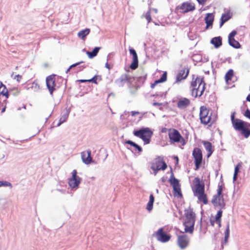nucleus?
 I'll return each instance as SVG.
<instances>
[{
    "label": "nucleus",
    "mask_w": 250,
    "mask_h": 250,
    "mask_svg": "<svg viewBox=\"0 0 250 250\" xmlns=\"http://www.w3.org/2000/svg\"><path fill=\"white\" fill-rule=\"evenodd\" d=\"M235 112L231 113V122L233 128L236 131H241L243 136L248 138L250 136V124L239 119L235 118Z\"/></svg>",
    "instance_id": "1"
},
{
    "label": "nucleus",
    "mask_w": 250,
    "mask_h": 250,
    "mask_svg": "<svg viewBox=\"0 0 250 250\" xmlns=\"http://www.w3.org/2000/svg\"><path fill=\"white\" fill-rule=\"evenodd\" d=\"M206 83L204 82V78L197 77L191 83V91L192 96L196 98L201 97L205 91Z\"/></svg>",
    "instance_id": "2"
},
{
    "label": "nucleus",
    "mask_w": 250,
    "mask_h": 250,
    "mask_svg": "<svg viewBox=\"0 0 250 250\" xmlns=\"http://www.w3.org/2000/svg\"><path fill=\"white\" fill-rule=\"evenodd\" d=\"M133 134L135 136L141 139L144 144L146 145L150 143L153 132L149 127H142L139 130H134Z\"/></svg>",
    "instance_id": "3"
},
{
    "label": "nucleus",
    "mask_w": 250,
    "mask_h": 250,
    "mask_svg": "<svg viewBox=\"0 0 250 250\" xmlns=\"http://www.w3.org/2000/svg\"><path fill=\"white\" fill-rule=\"evenodd\" d=\"M222 191L223 187L222 185L219 184L218 186L217 193L216 194L213 195L211 200V203L213 206L215 207L219 208L220 209L224 208L226 205Z\"/></svg>",
    "instance_id": "4"
},
{
    "label": "nucleus",
    "mask_w": 250,
    "mask_h": 250,
    "mask_svg": "<svg viewBox=\"0 0 250 250\" xmlns=\"http://www.w3.org/2000/svg\"><path fill=\"white\" fill-rule=\"evenodd\" d=\"M209 111L205 106H202L200 107V119L202 124L210 126L215 122V119L212 118L210 116H208Z\"/></svg>",
    "instance_id": "5"
},
{
    "label": "nucleus",
    "mask_w": 250,
    "mask_h": 250,
    "mask_svg": "<svg viewBox=\"0 0 250 250\" xmlns=\"http://www.w3.org/2000/svg\"><path fill=\"white\" fill-rule=\"evenodd\" d=\"M168 137L170 144L179 143L184 146L186 144L184 138L182 136L179 132L175 129H172L170 130L168 133Z\"/></svg>",
    "instance_id": "6"
},
{
    "label": "nucleus",
    "mask_w": 250,
    "mask_h": 250,
    "mask_svg": "<svg viewBox=\"0 0 250 250\" xmlns=\"http://www.w3.org/2000/svg\"><path fill=\"white\" fill-rule=\"evenodd\" d=\"M77 174L76 170H73L72 172V177L68 180V185L73 190L78 189L82 181V178L78 176Z\"/></svg>",
    "instance_id": "7"
},
{
    "label": "nucleus",
    "mask_w": 250,
    "mask_h": 250,
    "mask_svg": "<svg viewBox=\"0 0 250 250\" xmlns=\"http://www.w3.org/2000/svg\"><path fill=\"white\" fill-rule=\"evenodd\" d=\"M192 155L194 158L195 169L197 170L202 162L203 156L201 150L197 147L195 148L193 150Z\"/></svg>",
    "instance_id": "8"
},
{
    "label": "nucleus",
    "mask_w": 250,
    "mask_h": 250,
    "mask_svg": "<svg viewBox=\"0 0 250 250\" xmlns=\"http://www.w3.org/2000/svg\"><path fill=\"white\" fill-rule=\"evenodd\" d=\"M167 167L166 163L160 157L156 158L151 164L152 170H165Z\"/></svg>",
    "instance_id": "9"
},
{
    "label": "nucleus",
    "mask_w": 250,
    "mask_h": 250,
    "mask_svg": "<svg viewBox=\"0 0 250 250\" xmlns=\"http://www.w3.org/2000/svg\"><path fill=\"white\" fill-rule=\"evenodd\" d=\"M153 235L158 241L162 242H167L170 238V236L164 232L163 228L159 229Z\"/></svg>",
    "instance_id": "10"
},
{
    "label": "nucleus",
    "mask_w": 250,
    "mask_h": 250,
    "mask_svg": "<svg viewBox=\"0 0 250 250\" xmlns=\"http://www.w3.org/2000/svg\"><path fill=\"white\" fill-rule=\"evenodd\" d=\"M46 83L50 94L52 95L53 91L55 90V75H51L47 77Z\"/></svg>",
    "instance_id": "11"
},
{
    "label": "nucleus",
    "mask_w": 250,
    "mask_h": 250,
    "mask_svg": "<svg viewBox=\"0 0 250 250\" xmlns=\"http://www.w3.org/2000/svg\"><path fill=\"white\" fill-rule=\"evenodd\" d=\"M196 183L194 185V189H193L194 196H197L205 192V186L204 184H201L200 182V179L198 178H196Z\"/></svg>",
    "instance_id": "12"
},
{
    "label": "nucleus",
    "mask_w": 250,
    "mask_h": 250,
    "mask_svg": "<svg viewBox=\"0 0 250 250\" xmlns=\"http://www.w3.org/2000/svg\"><path fill=\"white\" fill-rule=\"evenodd\" d=\"M188 67H184L180 69L176 76V83H178L182 80L185 79L189 74Z\"/></svg>",
    "instance_id": "13"
},
{
    "label": "nucleus",
    "mask_w": 250,
    "mask_h": 250,
    "mask_svg": "<svg viewBox=\"0 0 250 250\" xmlns=\"http://www.w3.org/2000/svg\"><path fill=\"white\" fill-rule=\"evenodd\" d=\"M185 214L186 218V221L187 222L195 223V213L193 211V209L189 207L188 208L186 209L185 210Z\"/></svg>",
    "instance_id": "14"
},
{
    "label": "nucleus",
    "mask_w": 250,
    "mask_h": 250,
    "mask_svg": "<svg viewBox=\"0 0 250 250\" xmlns=\"http://www.w3.org/2000/svg\"><path fill=\"white\" fill-rule=\"evenodd\" d=\"M188 239L186 235H180L178 236L177 243L181 249H185L188 246Z\"/></svg>",
    "instance_id": "15"
},
{
    "label": "nucleus",
    "mask_w": 250,
    "mask_h": 250,
    "mask_svg": "<svg viewBox=\"0 0 250 250\" xmlns=\"http://www.w3.org/2000/svg\"><path fill=\"white\" fill-rule=\"evenodd\" d=\"M178 8L181 9L182 12L184 13L192 11L195 8L194 4L188 2L183 3L181 5L178 6Z\"/></svg>",
    "instance_id": "16"
},
{
    "label": "nucleus",
    "mask_w": 250,
    "mask_h": 250,
    "mask_svg": "<svg viewBox=\"0 0 250 250\" xmlns=\"http://www.w3.org/2000/svg\"><path fill=\"white\" fill-rule=\"evenodd\" d=\"M91 150H87L85 152L81 153V157L83 162L85 164H89L92 162V158L91 156Z\"/></svg>",
    "instance_id": "17"
},
{
    "label": "nucleus",
    "mask_w": 250,
    "mask_h": 250,
    "mask_svg": "<svg viewBox=\"0 0 250 250\" xmlns=\"http://www.w3.org/2000/svg\"><path fill=\"white\" fill-rule=\"evenodd\" d=\"M70 112V109L67 108H66L62 112L59 120V122L57 125V127L60 126L62 123L65 122L67 121Z\"/></svg>",
    "instance_id": "18"
},
{
    "label": "nucleus",
    "mask_w": 250,
    "mask_h": 250,
    "mask_svg": "<svg viewBox=\"0 0 250 250\" xmlns=\"http://www.w3.org/2000/svg\"><path fill=\"white\" fill-rule=\"evenodd\" d=\"M125 82H132V77L126 74L122 75L119 79L116 80V83L121 85H123Z\"/></svg>",
    "instance_id": "19"
},
{
    "label": "nucleus",
    "mask_w": 250,
    "mask_h": 250,
    "mask_svg": "<svg viewBox=\"0 0 250 250\" xmlns=\"http://www.w3.org/2000/svg\"><path fill=\"white\" fill-rule=\"evenodd\" d=\"M190 104V101L186 98H182L177 102V107L180 109H185Z\"/></svg>",
    "instance_id": "20"
},
{
    "label": "nucleus",
    "mask_w": 250,
    "mask_h": 250,
    "mask_svg": "<svg viewBox=\"0 0 250 250\" xmlns=\"http://www.w3.org/2000/svg\"><path fill=\"white\" fill-rule=\"evenodd\" d=\"M202 143L206 150L208 151L207 157L208 158L211 156L214 151L212 145L209 142L206 141H203Z\"/></svg>",
    "instance_id": "21"
},
{
    "label": "nucleus",
    "mask_w": 250,
    "mask_h": 250,
    "mask_svg": "<svg viewBox=\"0 0 250 250\" xmlns=\"http://www.w3.org/2000/svg\"><path fill=\"white\" fill-rule=\"evenodd\" d=\"M205 22L206 23V29L209 26H212L214 21V15L212 13L207 14L205 18Z\"/></svg>",
    "instance_id": "22"
},
{
    "label": "nucleus",
    "mask_w": 250,
    "mask_h": 250,
    "mask_svg": "<svg viewBox=\"0 0 250 250\" xmlns=\"http://www.w3.org/2000/svg\"><path fill=\"white\" fill-rule=\"evenodd\" d=\"M195 223L193 222H187L185 221L184 226L185 227V231L189 233H192L194 230Z\"/></svg>",
    "instance_id": "23"
},
{
    "label": "nucleus",
    "mask_w": 250,
    "mask_h": 250,
    "mask_svg": "<svg viewBox=\"0 0 250 250\" xmlns=\"http://www.w3.org/2000/svg\"><path fill=\"white\" fill-rule=\"evenodd\" d=\"M210 43L213 44L216 48H218L222 45V38L220 36L213 38L210 41Z\"/></svg>",
    "instance_id": "24"
},
{
    "label": "nucleus",
    "mask_w": 250,
    "mask_h": 250,
    "mask_svg": "<svg viewBox=\"0 0 250 250\" xmlns=\"http://www.w3.org/2000/svg\"><path fill=\"white\" fill-rule=\"evenodd\" d=\"M167 73L165 72L159 79L156 80L153 83H151V88H154L158 83L165 82L167 80Z\"/></svg>",
    "instance_id": "25"
},
{
    "label": "nucleus",
    "mask_w": 250,
    "mask_h": 250,
    "mask_svg": "<svg viewBox=\"0 0 250 250\" xmlns=\"http://www.w3.org/2000/svg\"><path fill=\"white\" fill-rule=\"evenodd\" d=\"M90 31V30L89 28H86L81 30L78 32V36L81 39L84 41L85 40L86 36L89 34Z\"/></svg>",
    "instance_id": "26"
},
{
    "label": "nucleus",
    "mask_w": 250,
    "mask_h": 250,
    "mask_svg": "<svg viewBox=\"0 0 250 250\" xmlns=\"http://www.w3.org/2000/svg\"><path fill=\"white\" fill-rule=\"evenodd\" d=\"M168 182L170 183V185L172 186L173 188L180 186L179 181L174 177V175L172 171Z\"/></svg>",
    "instance_id": "27"
},
{
    "label": "nucleus",
    "mask_w": 250,
    "mask_h": 250,
    "mask_svg": "<svg viewBox=\"0 0 250 250\" xmlns=\"http://www.w3.org/2000/svg\"><path fill=\"white\" fill-rule=\"evenodd\" d=\"M138 66V58L137 54L132 56V62L130 65V68L132 70L136 69Z\"/></svg>",
    "instance_id": "28"
},
{
    "label": "nucleus",
    "mask_w": 250,
    "mask_h": 250,
    "mask_svg": "<svg viewBox=\"0 0 250 250\" xmlns=\"http://www.w3.org/2000/svg\"><path fill=\"white\" fill-rule=\"evenodd\" d=\"M5 96L6 98H8V92L6 87V86L4 85L0 81V95Z\"/></svg>",
    "instance_id": "29"
},
{
    "label": "nucleus",
    "mask_w": 250,
    "mask_h": 250,
    "mask_svg": "<svg viewBox=\"0 0 250 250\" xmlns=\"http://www.w3.org/2000/svg\"><path fill=\"white\" fill-rule=\"evenodd\" d=\"M230 18V16L229 13L223 14L220 19V27H221L225 22L229 20Z\"/></svg>",
    "instance_id": "30"
},
{
    "label": "nucleus",
    "mask_w": 250,
    "mask_h": 250,
    "mask_svg": "<svg viewBox=\"0 0 250 250\" xmlns=\"http://www.w3.org/2000/svg\"><path fill=\"white\" fill-rule=\"evenodd\" d=\"M100 49V47H95L92 52L87 51L86 54L88 55L89 58L92 59L97 56Z\"/></svg>",
    "instance_id": "31"
},
{
    "label": "nucleus",
    "mask_w": 250,
    "mask_h": 250,
    "mask_svg": "<svg viewBox=\"0 0 250 250\" xmlns=\"http://www.w3.org/2000/svg\"><path fill=\"white\" fill-rule=\"evenodd\" d=\"M196 196L198 197V200L200 202H202L205 205L208 203L207 197L205 192L198 194Z\"/></svg>",
    "instance_id": "32"
},
{
    "label": "nucleus",
    "mask_w": 250,
    "mask_h": 250,
    "mask_svg": "<svg viewBox=\"0 0 250 250\" xmlns=\"http://www.w3.org/2000/svg\"><path fill=\"white\" fill-rule=\"evenodd\" d=\"M154 201V197L152 194L149 196V200L147 204L146 209L149 211H151L153 208V205Z\"/></svg>",
    "instance_id": "33"
},
{
    "label": "nucleus",
    "mask_w": 250,
    "mask_h": 250,
    "mask_svg": "<svg viewBox=\"0 0 250 250\" xmlns=\"http://www.w3.org/2000/svg\"><path fill=\"white\" fill-rule=\"evenodd\" d=\"M229 236V223H227V228L226 230L225 231V237L224 242L222 243V245L223 246V244H227L228 243V239Z\"/></svg>",
    "instance_id": "34"
},
{
    "label": "nucleus",
    "mask_w": 250,
    "mask_h": 250,
    "mask_svg": "<svg viewBox=\"0 0 250 250\" xmlns=\"http://www.w3.org/2000/svg\"><path fill=\"white\" fill-rule=\"evenodd\" d=\"M229 43L231 46L235 48H239L241 46L239 42L234 39L229 40Z\"/></svg>",
    "instance_id": "35"
},
{
    "label": "nucleus",
    "mask_w": 250,
    "mask_h": 250,
    "mask_svg": "<svg viewBox=\"0 0 250 250\" xmlns=\"http://www.w3.org/2000/svg\"><path fill=\"white\" fill-rule=\"evenodd\" d=\"M241 167V165L240 163L238 164L235 167L234 172V174H233V182H234L237 179L238 173L239 172V169Z\"/></svg>",
    "instance_id": "36"
},
{
    "label": "nucleus",
    "mask_w": 250,
    "mask_h": 250,
    "mask_svg": "<svg viewBox=\"0 0 250 250\" xmlns=\"http://www.w3.org/2000/svg\"><path fill=\"white\" fill-rule=\"evenodd\" d=\"M233 76V71L232 69H229L225 75V80L227 83H229V81L231 80L232 76Z\"/></svg>",
    "instance_id": "37"
},
{
    "label": "nucleus",
    "mask_w": 250,
    "mask_h": 250,
    "mask_svg": "<svg viewBox=\"0 0 250 250\" xmlns=\"http://www.w3.org/2000/svg\"><path fill=\"white\" fill-rule=\"evenodd\" d=\"M146 75H145V76H140V77H136V78L132 77V81H136L137 82H138L140 83H144V82L146 80Z\"/></svg>",
    "instance_id": "38"
},
{
    "label": "nucleus",
    "mask_w": 250,
    "mask_h": 250,
    "mask_svg": "<svg viewBox=\"0 0 250 250\" xmlns=\"http://www.w3.org/2000/svg\"><path fill=\"white\" fill-rule=\"evenodd\" d=\"M9 187L12 188V185L10 182L6 181H0V187Z\"/></svg>",
    "instance_id": "39"
},
{
    "label": "nucleus",
    "mask_w": 250,
    "mask_h": 250,
    "mask_svg": "<svg viewBox=\"0 0 250 250\" xmlns=\"http://www.w3.org/2000/svg\"><path fill=\"white\" fill-rule=\"evenodd\" d=\"M222 216V211L221 209H220V210L217 212V214L215 216V221L216 222H219L220 220H221V218Z\"/></svg>",
    "instance_id": "40"
},
{
    "label": "nucleus",
    "mask_w": 250,
    "mask_h": 250,
    "mask_svg": "<svg viewBox=\"0 0 250 250\" xmlns=\"http://www.w3.org/2000/svg\"><path fill=\"white\" fill-rule=\"evenodd\" d=\"M173 188V191H174L175 193H177V194L178 195H179L180 197L182 196V193L181 191V188H180V186H178V187H174V188Z\"/></svg>",
    "instance_id": "41"
},
{
    "label": "nucleus",
    "mask_w": 250,
    "mask_h": 250,
    "mask_svg": "<svg viewBox=\"0 0 250 250\" xmlns=\"http://www.w3.org/2000/svg\"><path fill=\"white\" fill-rule=\"evenodd\" d=\"M14 76V72H13L11 74V77L12 78H13L14 79H16L17 81L18 82H20L21 80V79L22 78V76L20 75H16L14 77L13 76Z\"/></svg>",
    "instance_id": "42"
},
{
    "label": "nucleus",
    "mask_w": 250,
    "mask_h": 250,
    "mask_svg": "<svg viewBox=\"0 0 250 250\" xmlns=\"http://www.w3.org/2000/svg\"><path fill=\"white\" fill-rule=\"evenodd\" d=\"M32 88L35 91H37L40 89V85L37 83L34 82L32 83Z\"/></svg>",
    "instance_id": "43"
},
{
    "label": "nucleus",
    "mask_w": 250,
    "mask_h": 250,
    "mask_svg": "<svg viewBox=\"0 0 250 250\" xmlns=\"http://www.w3.org/2000/svg\"><path fill=\"white\" fill-rule=\"evenodd\" d=\"M237 32L235 30H233L229 35V40L234 39V37L236 35Z\"/></svg>",
    "instance_id": "44"
},
{
    "label": "nucleus",
    "mask_w": 250,
    "mask_h": 250,
    "mask_svg": "<svg viewBox=\"0 0 250 250\" xmlns=\"http://www.w3.org/2000/svg\"><path fill=\"white\" fill-rule=\"evenodd\" d=\"M146 19L148 21V23L150 22L151 20V15H150V11H148L146 14L145 16Z\"/></svg>",
    "instance_id": "45"
},
{
    "label": "nucleus",
    "mask_w": 250,
    "mask_h": 250,
    "mask_svg": "<svg viewBox=\"0 0 250 250\" xmlns=\"http://www.w3.org/2000/svg\"><path fill=\"white\" fill-rule=\"evenodd\" d=\"M244 115L249 118V119H250V110L249 109H247L246 111L245 112L244 114Z\"/></svg>",
    "instance_id": "46"
},
{
    "label": "nucleus",
    "mask_w": 250,
    "mask_h": 250,
    "mask_svg": "<svg viewBox=\"0 0 250 250\" xmlns=\"http://www.w3.org/2000/svg\"><path fill=\"white\" fill-rule=\"evenodd\" d=\"M135 148L138 151V152L139 153H141L143 151V149L140 146H139L138 145H137V144H136V145L135 146H134Z\"/></svg>",
    "instance_id": "47"
},
{
    "label": "nucleus",
    "mask_w": 250,
    "mask_h": 250,
    "mask_svg": "<svg viewBox=\"0 0 250 250\" xmlns=\"http://www.w3.org/2000/svg\"><path fill=\"white\" fill-rule=\"evenodd\" d=\"M97 77L95 76L92 79L88 80L87 81L89 82H92L93 83H97Z\"/></svg>",
    "instance_id": "48"
},
{
    "label": "nucleus",
    "mask_w": 250,
    "mask_h": 250,
    "mask_svg": "<svg viewBox=\"0 0 250 250\" xmlns=\"http://www.w3.org/2000/svg\"><path fill=\"white\" fill-rule=\"evenodd\" d=\"M125 144H128V145H130L131 146H132L133 147L135 146L136 145V143H135L134 142H133V141H131V140H127V141H125Z\"/></svg>",
    "instance_id": "49"
},
{
    "label": "nucleus",
    "mask_w": 250,
    "mask_h": 250,
    "mask_svg": "<svg viewBox=\"0 0 250 250\" xmlns=\"http://www.w3.org/2000/svg\"><path fill=\"white\" fill-rule=\"evenodd\" d=\"M129 51L130 55H131L132 56H134V55L137 54V53H136V51L135 50V49H134L132 48H130L129 49Z\"/></svg>",
    "instance_id": "50"
},
{
    "label": "nucleus",
    "mask_w": 250,
    "mask_h": 250,
    "mask_svg": "<svg viewBox=\"0 0 250 250\" xmlns=\"http://www.w3.org/2000/svg\"><path fill=\"white\" fill-rule=\"evenodd\" d=\"M83 62H79L73 64H72L71 65H70L69 66V69H71V68H72L73 67H76L77 66L80 65V64H81V63H82Z\"/></svg>",
    "instance_id": "51"
},
{
    "label": "nucleus",
    "mask_w": 250,
    "mask_h": 250,
    "mask_svg": "<svg viewBox=\"0 0 250 250\" xmlns=\"http://www.w3.org/2000/svg\"><path fill=\"white\" fill-rule=\"evenodd\" d=\"M155 95L156 96H160L161 97H163L165 96L166 94H165L164 92H160V93L157 92V93H156Z\"/></svg>",
    "instance_id": "52"
},
{
    "label": "nucleus",
    "mask_w": 250,
    "mask_h": 250,
    "mask_svg": "<svg viewBox=\"0 0 250 250\" xmlns=\"http://www.w3.org/2000/svg\"><path fill=\"white\" fill-rule=\"evenodd\" d=\"M197 1H198V3L199 4H201V5H204L206 0H197Z\"/></svg>",
    "instance_id": "53"
},
{
    "label": "nucleus",
    "mask_w": 250,
    "mask_h": 250,
    "mask_svg": "<svg viewBox=\"0 0 250 250\" xmlns=\"http://www.w3.org/2000/svg\"><path fill=\"white\" fill-rule=\"evenodd\" d=\"M163 104L162 103H157V102H154L153 104H152V105L154 106H161Z\"/></svg>",
    "instance_id": "54"
},
{
    "label": "nucleus",
    "mask_w": 250,
    "mask_h": 250,
    "mask_svg": "<svg viewBox=\"0 0 250 250\" xmlns=\"http://www.w3.org/2000/svg\"><path fill=\"white\" fill-rule=\"evenodd\" d=\"M139 114V112H137V111H132L131 112V115L132 116H134L136 114Z\"/></svg>",
    "instance_id": "55"
},
{
    "label": "nucleus",
    "mask_w": 250,
    "mask_h": 250,
    "mask_svg": "<svg viewBox=\"0 0 250 250\" xmlns=\"http://www.w3.org/2000/svg\"><path fill=\"white\" fill-rule=\"evenodd\" d=\"M149 11H150V12L151 11H153V12H154L155 13H157V11H158L157 9H156V8H152V9H150Z\"/></svg>",
    "instance_id": "56"
},
{
    "label": "nucleus",
    "mask_w": 250,
    "mask_h": 250,
    "mask_svg": "<svg viewBox=\"0 0 250 250\" xmlns=\"http://www.w3.org/2000/svg\"><path fill=\"white\" fill-rule=\"evenodd\" d=\"M105 66L106 68H107L108 69H110L109 65L108 64L107 62H106V63H105Z\"/></svg>",
    "instance_id": "57"
},
{
    "label": "nucleus",
    "mask_w": 250,
    "mask_h": 250,
    "mask_svg": "<svg viewBox=\"0 0 250 250\" xmlns=\"http://www.w3.org/2000/svg\"><path fill=\"white\" fill-rule=\"evenodd\" d=\"M154 175H156L159 170H152Z\"/></svg>",
    "instance_id": "58"
},
{
    "label": "nucleus",
    "mask_w": 250,
    "mask_h": 250,
    "mask_svg": "<svg viewBox=\"0 0 250 250\" xmlns=\"http://www.w3.org/2000/svg\"><path fill=\"white\" fill-rule=\"evenodd\" d=\"M84 67L83 66H79L78 67V70L79 71V70H82L83 68H84Z\"/></svg>",
    "instance_id": "59"
},
{
    "label": "nucleus",
    "mask_w": 250,
    "mask_h": 250,
    "mask_svg": "<svg viewBox=\"0 0 250 250\" xmlns=\"http://www.w3.org/2000/svg\"><path fill=\"white\" fill-rule=\"evenodd\" d=\"M247 101L250 102V95H249L247 97Z\"/></svg>",
    "instance_id": "60"
},
{
    "label": "nucleus",
    "mask_w": 250,
    "mask_h": 250,
    "mask_svg": "<svg viewBox=\"0 0 250 250\" xmlns=\"http://www.w3.org/2000/svg\"><path fill=\"white\" fill-rule=\"evenodd\" d=\"M87 80H81L80 81L82 83H83V82H88Z\"/></svg>",
    "instance_id": "61"
},
{
    "label": "nucleus",
    "mask_w": 250,
    "mask_h": 250,
    "mask_svg": "<svg viewBox=\"0 0 250 250\" xmlns=\"http://www.w3.org/2000/svg\"><path fill=\"white\" fill-rule=\"evenodd\" d=\"M214 222L213 220H210V224L212 226H214Z\"/></svg>",
    "instance_id": "62"
},
{
    "label": "nucleus",
    "mask_w": 250,
    "mask_h": 250,
    "mask_svg": "<svg viewBox=\"0 0 250 250\" xmlns=\"http://www.w3.org/2000/svg\"><path fill=\"white\" fill-rule=\"evenodd\" d=\"M166 128H164L162 129V132H166Z\"/></svg>",
    "instance_id": "63"
},
{
    "label": "nucleus",
    "mask_w": 250,
    "mask_h": 250,
    "mask_svg": "<svg viewBox=\"0 0 250 250\" xmlns=\"http://www.w3.org/2000/svg\"><path fill=\"white\" fill-rule=\"evenodd\" d=\"M70 69H69V67L66 70V73H67L69 71Z\"/></svg>",
    "instance_id": "64"
}]
</instances>
